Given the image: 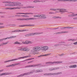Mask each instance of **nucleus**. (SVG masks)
I'll return each instance as SVG.
<instances>
[{"instance_id": "72a5a7b5", "label": "nucleus", "mask_w": 77, "mask_h": 77, "mask_svg": "<svg viewBox=\"0 0 77 77\" xmlns=\"http://www.w3.org/2000/svg\"><path fill=\"white\" fill-rule=\"evenodd\" d=\"M59 45H60V44H56L54 45V47H58Z\"/></svg>"}, {"instance_id": "7ed1b4c3", "label": "nucleus", "mask_w": 77, "mask_h": 77, "mask_svg": "<svg viewBox=\"0 0 77 77\" xmlns=\"http://www.w3.org/2000/svg\"><path fill=\"white\" fill-rule=\"evenodd\" d=\"M30 57V56H27L23 57H20L18 58L17 59H13L10 60H8V61H5L4 62V63L9 62H11V61H14V60H18V59H23L24 58H26L27 57Z\"/></svg>"}, {"instance_id": "c9c22d12", "label": "nucleus", "mask_w": 77, "mask_h": 77, "mask_svg": "<svg viewBox=\"0 0 77 77\" xmlns=\"http://www.w3.org/2000/svg\"><path fill=\"white\" fill-rule=\"evenodd\" d=\"M22 17H29V16L27 15H22Z\"/></svg>"}, {"instance_id": "e2e57ef3", "label": "nucleus", "mask_w": 77, "mask_h": 77, "mask_svg": "<svg viewBox=\"0 0 77 77\" xmlns=\"http://www.w3.org/2000/svg\"><path fill=\"white\" fill-rule=\"evenodd\" d=\"M2 28H4V26H0V29H2Z\"/></svg>"}, {"instance_id": "4468645a", "label": "nucleus", "mask_w": 77, "mask_h": 77, "mask_svg": "<svg viewBox=\"0 0 77 77\" xmlns=\"http://www.w3.org/2000/svg\"><path fill=\"white\" fill-rule=\"evenodd\" d=\"M30 73H23L22 74L20 75H18L17 76V77H22L24 75H29Z\"/></svg>"}, {"instance_id": "f704fd0d", "label": "nucleus", "mask_w": 77, "mask_h": 77, "mask_svg": "<svg viewBox=\"0 0 77 77\" xmlns=\"http://www.w3.org/2000/svg\"><path fill=\"white\" fill-rule=\"evenodd\" d=\"M20 63H16L15 64H14V66H16V65H19L20 64Z\"/></svg>"}, {"instance_id": "412c9836", "label": "nucleus", "mask_w": 77, "mask_h": 77, "mask_svg": "<svg viewBox=\"0 0 77 77\" xmlns=\"http://www.w3.org/2000/svg\"><path fill=\"white\" fill-rule=\"evenodd\" d=\"M34 6H28L26 7H24V8H34Z\"/></svg>"}, {"instance_id": "5fc2aeb1", "label": "nucleus", "mask_w": 77, "mask_h": 77, "mask_svg": "<svg viewBox=\"0 0 77 77\" xmlns=\"http://www.w3.org/2000/svg\"><path fill=\"white\" fill-rule=\"evenodd\" d=\"M73 20H77V17L74 18Z\"/></svg>"}, {"instance_id": "79ce46f5", "label": "nucleus", "mask_w": 77, "mask_h": 77, "mask_svg": "<svg viewBox=\"0 0 77 77\" xmlns=\"http://www.w3.org/2000/svg\"><path fill=\"white\" fill-rule=\"evenodd\" d=\"M75 16H76V14H72L71 15V17H75Z\"/></svg>"}, {"instance_id": "58836bf2", "label": "nucleus", "mask_w": 77, "mask_h": 77, "mask_svg": "<svg viewBox=\"0 0 77 77\" xmlns=\"http://www.w3.org/2000/svg\"><path fill=\"white\" fill-rule=\"evenodd\" d=\"M37 66L36 65H31V67H34L35 66Z\"/></svg>"}, {"instance_id": "6e6552de", "label": "nucleus", "mask_w": 77, "mask_h": 77, "mask_svg": "<svg viewBox=\"0 0 77 77\" xmlns=\"http://www.w3.org/2000/svg\"><path fill=\"white\" fill-rule=\"evenodd\" d=\"M22 44H32V42L29 41L28 40H26L25 42H22Z\"/></svg>"}, {"instance_id": "69168bd1", "label": "nucleus", "mask_w": 77, "mask_h": 77, "mask_svg": "<svg viewBox=\"0 0 77 77\" xmlns=\"http://www.w3.org/2000/svg\"><path fill=\"white\" fill-rule=\"evenodd\" d=\"M59 43H65V42H59Z\"/></svg>"}, {"instance_id": "a878e982", "label": "nucleus", "mask_w": 77, "mask_h": 77, "mask_svg": "<svg viewBox=\"0 0 77 77\" xmlns=\"http://www.w3.org/2000/svg\"><path fill=\"white\" fill-rule=\"evenodd\" d=\"M12 38V36H11V37H8V38H3V39H5L3 40H3H5L6 39H11Z\"/></svg>"}, {"instance_id": "864d4df0", "label": "nucleus", "mask_w": 77, "mask_h": 77, "mask_svg": "<svg viewBox=\"0 0 77 77\" xmlns=\"http://www.w3.org/2000/svg\"><path fill=\"white\" fill-rule=\"evenodd\" d=\"M53 18H57V16H54L53 17Z\"/></svg>"}, {"instance_id": "c85d7f7f", "label": "nucleus", "mask_w": 77, "mask_h": 77, "mask_svg": "<svg viewBox=\"0 0 77 77\" xmlns=\"http://www.w3.org/2000/svg\"><path fill=\"white\" fill-rule=\"evenodd\" d=\"M28 29H23V30H20V32H25L26 31H28Z\"/></svg>"}, {"instance_id": "6ab92c4d", "label": "nucleus", "mask_w": 77, "mask_h": 77, "mask_svg": "<svg viewBox=\"0 0 77 77\" xmlns=\"http://www.w3.org/2000/svg\"><path fill=\"white\" fill-rule=\"evenodd\" d=\"M3 3H9V4H12V2L9 1H4L3 2Z\"/></svg>"}, {"instance_id": "de8ad7c7", "label": "nucleus", "mask_w": 77, "mask_h": 77, "mask_svg": "<svg viewBox=\"0 0 77 77\" xmlns=\"http://www.w3.org/2000/svg\"><path fill=\"white\" fill-rule=\"evenodd\" d=\"M24 13H16V14L17 15L18 14H24Z\"/></svg>"}, {"instance_id": "37998d69", "label": "nucleus", "mask_w": 77, "mask_h": 77, "mask_svg": "<svg viewBox=\"0 0 77 77\" xmlns=\"http://www.w3.org/2000/svg\"><path fill=\"white\" fill-rule=\"evenodd\" d=\"M33 61H29L28 62V63H33Z\"/></svg>"}, {"instance_id": "ddd939ff", "label": "nucleus", "mask_w": 77, "mask_h": 77, "mask_svg": "<svg viewBox=\"0 0 77 77\" xmlns=\"http://www.w3.org/2000/svg\"><path fill=\"white\" fill-rule=\"evenodd\" d=\"M39 17L44 19H45L46 18L45 15L44 14H39Z\"/></svg>"}, {"instance_id": "f3484780", "label": "nucleus", "mask_w": 77, "mask_h": 77, "mask_svg": "<svg viewBox=\"0 0 77 77\" xmlns=\"http://www.w3.org/2000/svg\"><path fill=\"white\" fill-rule=\"evenodd\" d=\"M51 54H46L45 55H42L39 56H38V57H42L43 56H48L49 55H50Z\"/></svg>"}, {"instance_id": "09e8293b", "label": "nucleus", "mask_w": 77, "mask_h": 77, "mask_svg": "<svg viewBox=\"0 0 77 77\" xmlns=\"http://www.w3.org/2000/svg\"><path fill=\"white\" fill-rule=\"evenodd\" d=\"M52 71H53V70H56V68H52Z\"/></svg>"}, {"instance_id": "2f4dec72", "label": "nucleus", "mask_w": 77, "mask_h": 77, "mask_svg": "<svg viewBox=\"0 0 77 77\" xmlns=\"http://www.w3.org/2000/svg\"><path fill=\"white\" fill-rule=\"evenodd\" d=\"M24 14H25L26 15H27L28 14H33V13H24Z\"/></svg>"}, {"instance_id": "052dcab7", "label": "nucleus", "mask_w": 77, "mask_h": 77, "mask_svg": "<svg viewBox=\"0 0 77 77\" xmlns=\"http://www.w3.org/2000/svg\"><path fill=\"white\" fill-rule=\"evenodd\" d=\"M34 3H37V0L33 1Z\"/></svg>"}, {"instance_id": "9b49d317", "label": "nucleus", "mask_w": 77, "mask_h": 77, "mask_svg": "<svg viewBox=\"0 0 77 77\" xmlns=\"http://www.w3.org/2000/svg\"><path fill=\"white\" fill-rule=\"evenodd\" d=\"M48 47L47 46H44L41 48V50H43L44 51H46L47 50H48Z\"/></svg>"}, {"instance_id": "4be33fe9", "label": "nucleus", "mask_w": 77, "mask_h": 77, "mask_svg": "<svg viewBox=\"0 0 77 77\" xmlns=\"http://www.w3.org/2000/svg\"><path fill=\"white\" fill-rule=\"evenodd\" d=\"M42 71H43L41 69H40V70H36V71H35V72H42Z\"/></svg>"}, {"instance_id": "1a4fd4ad", "label": "nucleus", "mask_w": 77, "mask_h": 77, "mask_svg": "<svg viewBox=\"0 0 77 77\" xmlns=\"http://www.w3.org/2000/svg\"><path fill=\"white\" fill-rule=\"evenodd\" d=\"M21 8H5V9H6V10H12V9H20Z\"/></svg>"}, {"instance_id": "f03ea898", "label": "nucleus", "mask_w": 77, "mask_h": 77, "mask_svg": "<svg viewBox=\"0 0 77 77\" xmlns=\"http://www.w3.org/2000/svg\"><path fill=\"white\" fill-rule=\"evenodd\" d=\"M32 50H33L32 53L33 54H39V52L38 51L41 50V48L39 47H35L33 48Z\"/></svg>"}, {"instance_id": "774afa93", "label": "nucleus", "mask_w": 77, "mask_h": 77, "mask_svg": "<svg viewBox=\"0 0 77 77\" xmlns=\"http://www.w3.org/2000/svg\"><path fill=\"white\" fill-rule=\"evenodd\" d=\"M41 2H42V3H43V2H45V1H41Z\"/></svg>"}, {"instance_id": "338daca9", "label": "nucleus", "mask_w": 77, "mask_h": 77, "mask_svg": "<svg viewBox=\"0 0 77 77\" xmlns=\"http://www.w3.org/2000/svg\"><path fill=\"white\" fill-rule=\"evenodd\" d=\"M59 69V67H57L56 68V69Z\"/></svg>"}, {"instance_id": "bf43d9fd", "label": "nucleus", "mask_w": 77, "mask_h": 77, "mask_svg": "<svg viewBox=\"0 0 77 77\" xmlns=\"http://www.w3.org/2000/svg\"><path fill=\"white\" fill-rule=\"evenodd\" d=\"M49 71H52V68L49 69Z\"/></svg>"}, {"instance_id": "5701e85b", "label": "nucleus", "mask_w": 77, "mask_h": 77, "mask_svg": "<svg viewBox=\"0 0 77 77\" xmlns=\"http://www.w3.org/2000/svg\"><path fill=\"white\" fill-rule=\"evenodd\" d=\"M50 9L51 10V11H58L57 8H51Z\"/></svg>"}, {"instance_id": "473e14b6", "label": "nucleus", "mask_w": 77, "mask_h": 77, "mask_svg": "<svg viewBox=\"0 0 77 77\" xmlns=\"http://www.w3.org/2000/svg\"><path fill=\"white\" fill-rule=\"evenodd\" d=\"M8 42H7L5 43H2V45H6V44H8Z\"/></svg>"}, {"instance_id": "4d7b16f0", "label": "nucleus", "mask_w": 77, "mask_h": 77, "mask_svg": "<svg viewBox=\"0 0 77 77\" xmlns=\"http://www.w3.org/2000/svg\"><path fill=\"white\" fill-rule=\"evenodd\" d=\"M49 14H54V13H53V12H50L49 13Z\"/></svg>"}, {"instance_id": "393cba45", "label": "nucleus", "mask_w": 77, "mask_h": 77, "mask_svg": "<svg viewBox=\"0 0 77 77\" xmlns=\"http://www.w3.org/2000/svg\"><path fill=\"white\" fill-rule=\"evenodd\" d=\"M14 44H22L21 43H20V42H16L14 43Z\"/></svg>"}, {"instance_id": "9d476101", "label": "nucleus", "mask_w": 77, "mask_h": 77, "mask_svg": "<svg viewBox=\"0 0 77 77\" xmlns=\"http://www.w3.org/2000/svg\"><path fill=\"white\" fill-rule=\"evenodd\" d=\"M35 25H31V24H29V25H19V27H24V26H29L32 27V26H34Z\"/></svg>"}, {"instance_id": "a19ab883", "label": "nucleus", "mask_w": 77, "mask_h": 77, "mask_svg": "<svg viewBox=\"0 0 77 77\" xmlns=\"http://www.w3.org/2000/svg\"><path fill=\"white\" fill-rule=\"evenodd\" d=\"M31 60L30 58V59H26V60H24L22 61L21 62H25V61H27V60Z\"/></svg>"}, {"instance_id": "a18cd8bd", "label": "nucleus", "mask_w": 77, "mask_h": 77, "mask_svg": "<svg viewBox=\"0 0 77 77\" xmlns=\"http://www.w3.org/2000/svg\"><path fill=\"white\" fill-rule=\"evenodd\" d=\"M62 73V72H60L57 73L56 74L57 75H58V74H60Z\"/></svg>"}, {"instance_id": "423d86ee", "label": "nucleus", "mask_w": 77, "mask_h": 77, "mask_svg": "<svg viewBox=\"0 0 77 77\" xmlns=\"http://www.w3.org/2000/svg\"><path fill=\"white\" fill-rule=\"evenodd\" d=\"M62 63V61H54V62H48L46 63V64H54V63Z\"/></svg>"}, {"instance_id": "a211bd4d", "label": "nucleus", "mask_w": 77, "mask_h": 77, "mask_svg": "<svg viewBox=\"0 0 77 77\" xmlns=\"http://www.w3.org/2000/svg\"><path fill=\"white\" fill-rule=\"evenodd\" d=\"M53 75V73H45L44 74V75Z\"/></svg>"}, {"instance_id": "680f3d73", "label": "nucleus", "mask_w": 77, "mask_h": 77, "mask_svg": "<svg viewBox=\"0 0 77 77\" xmlns=\"http://www.w3.org/2000/svg\"><path fill=\"white\" fill-rule=\"evenodd\" d=\"M3 69H2V70H0V72H2V71H3Z\"/></svg>"}, {"instance_id": "7c9ffc66", "label": "nucleus", "mask_w": 77, "mask_h": 77, "mask_svg": "<svg viewBox=\"0 0 77 77\" xmlns=\"http://www.w3.org/2000/svg\"><path fill=\"white\" fill-rule=\"evenodd\" d=\"M70 1V2L72 1H72H73V2H77V0H65V1Z\"/></svg>"}, {"instance_id": "ea45409f", "label": "nucleus", "mask_w": 77, "mask_h": 77, "mask_svg": "<svg viewBox=\"0 0 77 77\" xmlns=\"http://www.w3.org/2000/svg\"><path fill=\"white\" fill-rule=\"evenodd\" d=\"M15 32H20V30H14Z\"/></svg>"}, {"instance_id": "3c124183", "label": "nucleus", "mask_w": 77, "mask_h": 77, "mask_svg": "<svg viewBox=\"0 0 77 77\" xmlns=\"http://www.w3.org/2000/svg\"><path fill=\"white\" fill-rule=\"evenodd\" d=\"M73 44H74V45H76L77 44V42H74L73 43Z\"/></svg>"}, {"instance_id": "8fccbe9b", "label": "nucleus", "mask_w": 77, "mask_h": 77, "mask_svg": "<svg viewBox=\"0 0 77 77\" xmlns=\"http://www.w3.org/2000/svg\"><path fill=\"white\" fill-rule=\"evenodd\" d=\"M3 39H0V42H2L3 41Z\"/></svg>"}, {"instance_id": "6e6d98bb", "label": "nucleus", "mask_w": 77, "mask_h": 77, "mask_svg": "<svg viewBox=\"0 0 77 77\" xmlns=\"http://www.w3.org/2000/svg\"><path fill=\"white\" fill-rule=\"evenodd\" d=\"M11 37H12V38H14L16 37V36H11Z\"/></svg>"}, {"instance_id": "603ef678", "label": "nucleus", "mask_w": 77, "mask_h": 77, "mask_svg": "<svg viewBox=\"0 0 77 77\" xmlns=\"http://www.w3.org/2000/svg\"><path fill=\"white\" fill-rule=\"evenodd\" d=\"M66 28V27H63L61 28V29H65Z\"/></svg>"}, {"instance_id": "2eb2a0df", "label": "nucleus", "mask_w": 77, "mask_h": 77, "mask_svg": "<svg viewBox=\"0 0 77 77\" xmlns=\"http://www.w3.org/2000/svg\"><path fill=\"white\" fill-rule=\"evenodd\" d=\"M68 32H57L54 34V35L56 34L57 35V34H61L62 33H68Z\"/></svg>"}, {"instance_id": "f8f14e48", "label": "nucleus", "mask_w": 77, "mask_h": 77, "mask_svg": "<svg viewBox=\"0 0 77 77\" xmlns=\"http://www.w3.org/2000/svg\"><path fill=\"white\" fill-rule=\"evenodd\" d=\"M36 18H23V20H26V21H27L28 20H36Z\"/></svg>"}, {"instance_id": "b1692460", "label": "nucleus", "mask_w": 77, "mask_h": 77, "mask_svg": "<svg viewBox=\"0 0 77 77\" xmlns=\"http://www.w3.org/2000/svg\"><path fill=\"white\" fill-rule=\"evenodd\" d=\"M14 66V64H12V65H9L8 66H6V67H11V66Z\"/></svg>"}, {"instance_id": "aec40b11", "label": "nucleus", "mask_w": 77, "mask_h": 77, "mask_svg": "<svg viewBox=\"0 0 77 77\" xmlns=\"http://www.w3.org/2000/svg\"><path fill=\"white\" fill-rule=\"evenodd\" d=\"M69 68H76L77 67V65H72L69 66Z\"/></svg>"}, {"instance_id": "0eeeda50", "label": "nucleus", "mask_w": 77, "mask_h": 77, "mask_svg": "<svg viewBox=\"0 0 77 77\" xmlns=\"http://www.w3.org/2000/svg\"><path fill=\"white\" fill-rule=\"evenodd\" d=\"M58 11H59V12H61V14L63 13V12H66V10L64 9H57Z\"/></svg>"}, {"instance_id": "13d9d810", "label": "nucleus", "mask_w": 77, "mask_h": 77, "mask_svg": "<svg viewBox=\"0 0 77 77\" xmlns=\"http://www.w3.org/2000/svg\"><path fill=\"white\" fill-rule=\"evenodd\" d=\"M38 2H41V1L38 0H37V3Z\"/></svg>"}, {"instance_id": "dca6fc26", "label": "nucleus", "mask_w": 77, "mask_h": 77, "mask_svg": "<svg viewBox=\"0 0 77 77\" xmlns=\"http://www.w3.org/2000/svg\"><path fill=\"white\" fill-rule=\"evenodd\" d=\"M10 74V73H2L0 74V76H2V75H9V74Z\"/></svg>"}, {"instance_id": "e433bc0d", "label": "nucleus", "mask_w": 77, "mask_h": 77, "mask_svg": "<svg viewBox=\"0 0 77 77\" xmlns=\"http://www.w3.org/2000/svg\"><path fill=\"white\" fill-rule=\"evenodd\" d=\"M34 17H39V14L34 15Z\"/></svg>"}, {"instance_id": "4c0bfd02", "label": "nucleus", "mask_w": 77, "mask_h": 77, "mask_svg": "<svg viewBox=\"0 0 77 77\" xmlns=\"http://www.w3.org/2000/svg\"><path fill=\"white\" fill-rule=\"evenodd\" d=\"M31 67V65L27 66L25 67V68H30Z\"/></svg>"}, {"instance_id": "49530a36", "label": "nucleus", "mask_w": 77, "mask_h": 77, "mask_svg": "<svg viewBox=\"0 0 77 77\" xmlns=\"http://www.w3.org/2000/svg\"><path fill=\"white\" fill-rule=\"evenodd\" d=\"M57 18H59L60 19H61V18H62V17L59 16H57Z\"/></svg>"}, {"instance_id": "20e7f679", "label": "nucleus", "mask_w": 77, "mask_h": 77, "mask_svg": "<svg viewBox=\"0 0 77 77\" xmlns=\"http://www.w3.org/2000/svg\"><path fill=\"white\" fill-rule=\"evenodd\" d=\"M43 33V32H35L34 33H31L26 35L25 36H33L35 35H40V34H42Z\"/></svg>"}, {"instance_id": "39448f33", "label": "nucleus", "mask_w": 77, "mask_h": 77, "mask_svg": "<svg viewBox=\"0 0 77 77\" xmlns=\"http://www.w3.org/2000/svg\"><path fill=\"white\" fill-rule=\"evenodd\" d=\"M17 50L19 51H29V49L26 48H22L21 47L18 48Z\"/></svg>"}, {"instance_id": "f257e3e1", "label": "nucleus", "mask_w": 77, "mask_h": 77, "mask_svg": "<svg viewBox=\"0 0 77 77\" xmlns=\"http://www.w3.org/2000/svg\"><path fill=\"white\" fill-rule=\"evenodd\" d=\"M5 6H23V5L21 4V3L18 2H12V4H6L5 5Z\"/></svg>"}, {"instance_id": "c03bdc74", "label": "nucleus", "mask_w": 77, "mask_h": 77, "mask_svg": "<svg viewBox=\"0 0 77 77\" xmlns=\"http://www.w3.org/2000/svg\"><path fill=\"white\" fill-rule=\"evenodd\" d=\"M70 28H71V29H73V27H67L66 28L67 29H70Z\"/></svg>"}, {"instance_id": "0e129e2a", "label": "nucleus", "mask_w": 77, "mask_h": 77, "mask_svg": "<svg viewBox=\"0 0 77 77\" xmlns=\"http://www.w3.org/2000/svg\"><path fill=\"white\" fill-rule=\"evenodd\" d=\"M3 23H0V25H3Z\"/></svg>"}, {"instance_id": "cd10ccee", "label": "nucleus", "mask_w": 77, "mask_h": 77, "mask_svg": "<svg viewBox=\"0 0 77 77\" xmlns=\"http://www.w3.org/2000/svg\"><path fill=\"white\" fill-rule=\"evenodd\" d=\"M68 41H76V39H69L68 40Z\"/></svg>"}, {"instance_id": "c756f323", "label": "nucleus", "mask_w": 77, "mask_h": 77, "mask_svg": "<svg viewBox=\"0 0 77 77\" xmlns=\"http://www.w3.org/2000/svg\"><path fill=\"white\" fill-rule=\"evenodd\" d=\"M35 72V70H34L30 72H28L27 73H29V74H28L29 75V74H32V73H33V72Z\"/></svg>"}, {"instance_id": "bb28decb", "label": "nucleus", "mask_w": 77, "mask_h": 77, "mask_svg": "<svg viewBox=\"0 0 77 77\" xmlns=\"http://www.w3.org/2000/svg\"><path fill=\"white\" fill-rule=\"evenodd\" d=\"M17 20H18V21H23V18H19L17 19Z\"/></svg>"}]
</instances>
